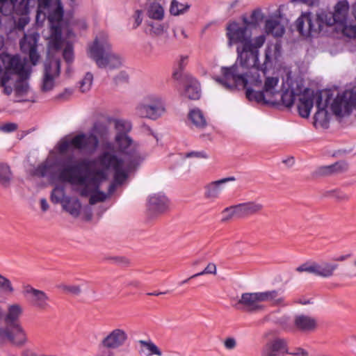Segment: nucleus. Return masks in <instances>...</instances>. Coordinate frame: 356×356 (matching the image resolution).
Listing matches in <instances>:
<instances>
[{"instance_id":"7c9ffc66","label":"nucleus","mask_w":356,"mask_h":356,"mask_svg":"<svg viewBox=\"0 0 356 356\" xmlns=\"http://www.w3.org/2000/svg\"><path fill=\"white\" fill-rule=\"evenodd\" d=\"M185 95L190 99L196 100L200 97V86L199 82L193 77L188 78L185 89Z\"/></svg>"},{"instance_id":"393cba45","label":"nucleus","mask_w":356,"mask_h":356,"mask_svg":"<svg viewBox=\"0 0 356 356\" xmlns=\"http://www.w3.org/2000/svg\"><path fill=\"white\" fill-rule=\"evenodd\" d=\"M261 302H270L275 307H286L289 304L284 296H280L279 290L266 291L259 292Z\"/></svg>"},{"instance_id":"58836bf2","label":"nucleus","mask_w":356,"mask_h":356,"mask_svg":"<svg viewBox=\"0 0 356 356\" xmlns=\"http://www.w3.org/2000/svg\"><path fill=\"white\" fill-rule=\"evenodd\" d=\"M147 15L149 18L161 20L164 17V9L159 3H152L148 8Z\"/></svg>"},{"instance_id":"412c9836","label":"nucleus","mask_w":356,"mask_h":356,"mask_svg":"<svg viewBox=\"0 0 356 356\" xmlns=\"http://www.w3.org/2000/svg\"><path fill=\"white\" fill-rule=\"evenodd\" d=\"M127 332L122 328H115L109 332L102 340L110 347L116 350L123 346L128 340Z\"/></svg>"},{"instance_id":"e433bc0d","label":"nucleus","mask_w":356,"mask_h":356,"mask_svg":"<svg viewBox=\"0 0 356 356\" xmlns=\"http://www.w3.org/2000/svg\"><path fill=\"white\" fill-rule=\"evenodd\" d=\"M13 179L10 167L6 163H0V186L8 188Z\"/></svg>"},{"instance_id":"69168bd1","label":"nucleus","mask_w":356,"mask_h":356,"mask_svg":"<svg viewBox=\"0 0 356 356\" xmlns=\"http://www.w3.org/2000/svg\"><path fill=\"white\" fill-rule=\"evenodd\" d=\"M135 22L134 24V29H136L140 24L142 23L143 17H142V11L137 10L134 13Z\"/></svg>"},{"instance_id":"39448f33","label":"nucleus","mask_w":356,"mask_h":356,"mask_svg":"<svg viewBox=\"0 0 356 356\" xmlns=\"http://www.w3.org/2000/svg\"><path fill=\"white\" fill-rule=\"evenodd\" d=\"M165 111V102L158 95L149 94L143 97L136 107V113L140 118L153 120L159 118Z\"/></svg>"},{"instance_id":"6e6d98bb","label":"nucleus","mask_w":356,"mask_h":356,"mask_svg":"<svg viewBox=\"0 0 356 356\" xmlns=\"http://www.w3.org/2000/svg\"><path fill=\"white\" fill-rule=\"evenodd\" d=\"M80 163V160H76L72 155L66 156L60 159L58 162L60 168H67L72 165Z\"/></svg>"},{"instance_id":"864d4df0","label":"nucleus","mask_w":356,"mask_h":356,"mask_svg":"<svg viewBox=\"0 0 356 356\" xmlns=\"http://www.w3.org/2000/svg\"><path fill=\"white\" fill-rule=\"evenodd\" d=\"M29 90V85L24 81H19L15 86V93L17 97L25 95Z\"/></svg>"},{"instance_id":"5701e85b","label":"nucleus","mask_w":356,"mask_h":356,"mask_svg":"<svg viewBox=\"0 0 356 356\" xmlns=\"http://www.w3.org/2000/svg\"><path fill=\"white\" fill-rule=\"evenodd\" d=\"M235 180L236 178L234 177H228L217 181H211L204 187V197L211 200H215L219 198L222 189V184Z\"/></svg>"},{"instance_id":"680f3d73","label":"nucleus","mask_w":356,"mask_h":356,"mask_svg":"<svg viewBox=\"0 0 356 356\" xmlns=\"http://www.w3.org/2000/svg\"><path fill=\"white\" fill-rule=\"evenodd\" d=\"M17 124L14 122H8L1 127V130L6 133H10L17 129Z\"/></svg>"},{"instance_id":"ddd939ff","label":"nucleus","mask_w":356,"mask_h":356,"mask_svg":"<svg viewBox=\"0 0 356 356\" xmlns=\"http://www.w3.org/2000/svg\"><path fill=\"white\" fill-rule=\"evenodd\" d=\"M22 294L29 305L38 310L44 311L50 307L49 296L43 291L26 285L23 288Z\"/></svg>"},{"instance_id":"4be33fe9","label":"nucleus","mask_w":356,"mask_h":356,"mask_svg":"<svg viewBox=\"0 0 356 356\" xmlns=\"http://www.w3.org/2000/svg\"><path fill=\"white\" fill-rule=\"evenodd\" d=\"M8 326V341L14 345L22 346L26 343V333L20 323Z\"/></svg>"},{"instance_id":"f3484780","label":"nucleus","mask_w":356,"mask_h":356,"mask_svg":"<svg viewBox=\"0 0 356 356\" xmlns=\"http://www.w3.org/2000/svg\"><path fill=\"white\" fill-rule=\"evenodd\" d=\"M351 96V92L345 91L336 97L331 104L332 111L335 115L343 117L350 114L353 106Z\"/></svg>"},{"instance_id":"49530a36","label":"nucleus","mask_w":356,"mask_h":356,"mask_svg":"<svg viewBox=\"0 0 356 356\" xmlns=\"http://www.w3.org/2000/svg\"><path fill=\"white\" fill-rule=\"evenodd\" d=\"M337 29H341L342 33L348 38H356V24H348V22H346V24L341 25Z\"/></svg>"},{"instance_id":"20e7f679","label":"nucleus","mask_w":356,"mask_h":356,"mask_svg":"<svg viewBox=\"0 0 356 356\" xmlns=\"http://www.w3.org/2000/svg\"><path fill=\"white\" fill-rule=\"evenodd\" d=\"M38 13L47 11L51 23L49 49L58 50L63 46L60 22L63 16V7L60 0H38Z\"/></svg>"},{"instance_id":"dca6fc26","label":"nucleus","mask_w":356,"mask_h":356,"mask_svg":"<svg viewBox=\"0 0 356 356\" xmlns=\"http://www.w3.org/2000/svg\"><path fill=\"white\" fill-rule=\"evenodd\" d=\"M39 38L38 33L25 34L19 42L21 51L29 55L33 65H35L40 58L37 51Z\"/></svg>"},{"instance_id":"c85d7f7f","label":"nucleus","mask_w":356,"mask_h":356,"mask_svg":"<svg viewBox=\"0 0 356 356\" xmlns=\"http://www.w3.org/2000/svg\"><path fill=\"white\" fill-rule=\"evenodd\" d=\"M63 209L73 217H78L80 214L81 204L77 198L66 197L62 202Z\"/></svg>"},{"instance_id":"f704fd0d","label":"nucleus","mask_w":356,"mask_h":356,"mask_svg":"<svg viewBox=\"0 0 356 356\" xmlns=\"http://www.w3.org/2000/svg\"><path fill=\"white\" fill-rule=\"evenodd\" d=\"M15 292V288L11 281L0 274V302H5V295L10 296Z\"/></svg>"},{"instance_id":"9d476101","label":"nucleus","mask_w":356,"mask_h":356,"mask_svg":"<svg viewBox=\"0 0 356 356\" xmlns=\"http://www.w3.org/2000/svg\"><path fill=\"white\" fill-rule=\"evenodd\" d=\"M297 31L305 37H316L325 26L323 21L318 17V13L314 17L311 13L302 14L296 21Z\"/></svg>"},{"instance_id":"4468645a","label":"nucleus","mask_w":356,"mask_h":356,"mask_svg":"<svg viewBox=\"0 0 356 356\" xmlns=\"http://www.w3.org/2000/svg\"><path fill=\"white\" fill-rule=\"evenodd\" d=\"M330 90L319 91L316 95L317 111L314 115V124L326 127L329 123L328 112L326 110L332 99Z\"/></svg>"},{"instance_id":"09e8293b","label":"nucleus","mask_w":356,"mask_h":356,"mask_svg":"<svg viewBox=\"0 0 356 356\" xmlns=\"http://www.w3.org/2000/svg\"><path fill=\"white\" fill-rule=\"evenodd\" d=\"M93 81V75L90 72H87L83 79L80 81V90L82 92L90 90Z\"/></svg>"},{"instance_id":"cd10ccee","label":"nucleus","mask_w":356,"mask_h":356,"mask_svg":"<svg viewBox=\"0 0 356 356\" xmlns=\"http://www.w3.org/2000/svg\"><path fill=\"white\" fill-rule=\"evenodd\" d=\"M23 313L22 307L18 304L15 303L10 305L7 309V313L4 317V321L7 325H15L19 323V319Z\"/></svg>"},{"instance_id":"473e14b6","label":"nucleus","mask_w":356,"mask_h":356,"mask_svg":"<svg viewBox=\"0 0 356 356\" xmlns=\"http://www.w3.org/2000/svg\"><path fill=\"white\" fill-rule=\"evenodd\" d=\"M338 266L337 264L327 261L322 262L321 264L316 263V275L322 277H330L334 275Z\"/></svg>"},{"instance_id":"2eb2a0df","label":"nucleus","mask_w":356,"mask_h":356,"mask_svg":"<svg viewBox=\"0 0 356 356\" xmlns=\"http://www.w3.org/2000/svg\"><path fill=\"white\" fill-rule=\"evenodd\" d=\"M169 205L170 201L163 193H158L150 195L147 204L149 216L154 218L164 213L168 210Z\"/></svg>"},{"instance_id":"bf43d9fd","label":"nucleus","mask_w":356,"mask_h":356,"mask_svg":"<svg viewBox=\"0 0 356 356\" xmlns=\"http://www.w3.org/2000/svg\"><path fill=\"white\" fill-rule=\"evenodd\" d=\"M186 158L195 157L198 159H207L208 155L204 151H192L186 154Z\"/></svg>"},{"instance_id":"052dcab7","label":"nucleus","mask_w":356,"mask_h":356,"mask_svg":"<svg viewBox=\"0 0 356 356\" xmlns=\"http://www.w3.org/2000/svg\"><path fill=\"white\" fill-rule=\"evenodd\" d=\"M60 287L65 291L76 295L79 294L81 292L80 287L76 285H61Z\"/></svg>"},{"instance_id":"37998d69","label":"nucleus","mask_w":356,"mask_h":356,"mask_svg":"<svg viewBox=\"0 0 356 356\" xmlns=\"http://www.w3.org/2000/svg\"><path fill=\"white\" fill-rule=\"evenodd\" d=\"M65 197L63 187L56 186L51 191L50 199L54 204L60 203L62 204V202Z\"/></svg>"},{"instance_id":"de8ad7c7","label":"nucleus","mask_w":356,"mask_h":356,"mask_svg":"<svg viewBox=\"0 0 356 356\" xmlns=\"http://www.w3.org/2000/svg\"><path fill=\"white\" fill-rule=\"evenodd\" d=\"M51 170V165L48 162H44L39 165L34 170V175L39 177L47 176Z\"/></svg>"},{"instance_id":"a211bd4d","label":"nucleus","mask_w":356,"mask_h":356,"mask_svg":"<svg viewBox=\"0 0 356 356\" xmlns=\"http://www.w3.org/2000/svg\"><path fill=\"white\" fill-rule=\"evenodd\" d=\"M319 91L314 92L309 88L304 90V92L299 98V103L298 104V113L301 117L307 118L309 116L314 106V101H316V95Z\"/></svg>"},{"instance_id":"423d86ee","label":"nucleus","mask_w":356,"mask_h":356,"mask_svg":"<svg viewBox=\"0 0 356 356\" xmlns=\"http://www.w3.org/2000/svg\"><path fill=\"white\" fill-rule=\"evenodd\" d=\"M87 153H94L98 146L99 140L93 134L81 133L76 135L70 140H62L58 145L60 154L65 152L70 147Z\"/></svg>"},{"instance_id":"9b49d317","label":"nucleus","mask_w":356,"mask_h":356,"mask_svg":"<svg viewBox=\"0 0 356 356\" xmlns=\"http://www.w3.org/2000/svg\"><path fill=\"white\" fill-rule=\"evenodd\" d=\"M62 47L58 50L49 49L48 44V57L44 63V72L42 79V90L48 92L54 87V80L58 77L60 72V60L57 58H51V54L60 51Z\"/></svg>"},{"instance_id":"6ab92c4d","label":"nucleus","mask_w":356,"mask_h":356,"mask_svg":"<svg viewBox=\"0 0 356 356\" xmlns=\"http://www.w3.org/2000/svg\"><path fill=\"white\" fill-rule=\"evenodd\" d=\"M261 300L259 292L244 293L241 295L238 304L243 306V308L250 312L264 311L265 306L261 304Z\"/></svg>"},{"instance_id":"aec40b11","label":"nucleus","mask_w":356,"mask_h":356,"mask_svg":"<svg viewBox=\"0 0 356 356\" xmlns=\"http://www.w3.org/2000/svg\"><path fill=\"white\" fill-rule=\"evenodd\" d=\"M316 319L311 316L300 314L294 316L293 327L296 331L302 333H310L317 327Z\"/></svg>"},{"instance_id":"c9c22d12","label":"nucleus","mask_w":356,"mask_h":356,"mask_svg":"<svg viewBox=\"0 0 356 356\" xmlns=\"http://www.w3.org/2000/svg\"><path fill=\"white\" fill-rule=\"evenodd\" d=\"M188 119L197 128L199 129H203L207 124V120L202 111L197 108L190 111L188 113Z\"/></svg>"},{"instance_id":"8fccbe9b","label":"nucleus","mask_w":356,"mask_h":356,"mask_svg":"<svg viewBox=\"0 0 356 356\" xmlns=\"http://www.w3.org/2000/svg\"><path fill=\"white\" fill-rule=\"evenodd\" d=\"M139 343L149 350L148 355H156L161 356L162 355L159 348L151 341L140 340Z\"/></svg>"},{"instance_id":"a18cd8bd","label":"nucleus","mask_w":356,"mask_h":356,"mask_svg":"<svg viewBox=\"0 0 356 356\" xmlns=\"http://www.w3.org/2000/svg\"><path fill=\"white\" fill-rule=\"evenodd\" d=\"M188 8V5L181 3L177 0H172L170 5V12L173 15H179L184 13Z\"/></svg>"},{"instance_id":"4c0bfd02","label":"nucleus","mask_w":356,"mask_h":356,"mask_svg":"<svg viewBox=\"0 0 356 356\" xmlns=\"http://www.w3.org/2000/svg\"><path fill=\"white\" fill-rule=\"evenodd\" d=\"M279 83L277 77H266L264 81V91L270 99L277 94L275 88Z\"/></svg>"},{"instance_id":"c756f323","label":"nucleus","mask_w":356,"mask_h":356,"mask_svg":"<svg viewBox=\"0 0 356 356\" xmlns=\"http://www.w3.org/2000/svg\"><path fill=\"white\" fill-rule=\"evenodd\" d=\"M24 0H0V13L5 16L12 15L14 8L21 10L24 8Z\"/></svg>"},{"instance_id":"f8f14e48","label":"nucleus","mask_w":356,"mask_h":356,"mask_svg":"<svg viewBox=\"0 0 356 356\" xmlns=\"http://www.w3.org/2000/svg\"><path fill=\"white\" fill-rule=\"evenodd\" d=\"M91 163V161L82 159L79 163L60 168L58 172V178L63 181L70 184H86L88 178L86 175H81V172L83 169H88Z\"/></svg>"},{"instance_id":"13d9d810","label":"nucleus","mask_w":356,"mask_h":356,"mask_svg":"<svg viewBox=\"0 0 356 356\" xmlns=\"http://www.w3.org/2000/svg\"><path fill=\"white\" fill-rule=\"evenodd\" d=\"M106 199V195L104 192L96 191L90 195L89 203L95 204L97 202H104Z\"/></svg>"},{"instance_id":"79ce46f5","label":"nucleus","mask_w":356,"mask_h":356,"mask_svg":"<svg viewBox=\"0 0 356 356\" xmlns=\"http://www.w3.org/2000/svg\"><path fill=\"white\" fill-rule=\"evenodd\" d=\"M114 123L117 134H120L121 133H125L127 134L131 129V124L129 121L116 119L114 120Z\"/></svg>"},{"instance_id":"bb28decb","label":"nucleus","mask_w":356,"mask_h":356,"mask_svg":"<svg viewBox=\"0 0 356 356\" xmlns=\"http://www.w3.org/2000/svg\"><path fill=\"white\" fill-rule=\"evenodd\" d=\"M347 170V163L343 161H340L332 165L319 167L318 168L317 173L320 175L326 176L343 172Z\"/></svg>"},{"instance_id":"6e6552de","label":"nucleus","mask_w":356,"mask_h":356,"mask_svg":"<svg viewBox=\"0 0 356 356\" xmlns=\"http://www.w3.org/2000/svg\"><path fill=\"white\" fill-rule=\"evenodd\" d=\"M270 59L269 55L268 54H266V59H265V62L264 63V65H260L259 64V68H255V67H250L249 69L247 70V72L249 74H251V72L254 73L255 72H257V74L259 75V77L261 80V83L259 84H253V83H251L250 82H248L245 86H237L234 88H228L225 86H223L225 89L227 90H236V88H239V87H241L243 88H245L246 89V92H245V95H246V97L250 100V101H254L257 103H263L264 104H273L275 103V100L273 99H270L268 96L266 95V94L265 93V92L263 90H261V91H255L254 90H252V88H248V85H250V86H257V87H259L261 86V83H262V80L260 77V75L259 74V71H261L263 72L264 73H266V64L268 61H269Z\"/></svg>"},{"instance_id":"72a5a7b5","label":"nucleus","mask_w":356,"mask_h":356,"mask_svg":"<svg viewBox=\"0 0 356 356\" xmlns=\"http://www.w3.org/2000/svg\"><path fill=\"white\" fill-rule=\"evenodd\" d=\"M288 353L287 342L284 339L274 340L271 345V353L263 352L262 356H277Z\"/></svg>"},{"instance_id":"4d7b16f0","label":"nucleus","mask_w":356,"mask_h":356,"mask_svg":"<svg viewBox=\"0 0 356 356\" xmlns=\"http://www.w3.org/2000/svg\"><path fill=\"white\" fill-rule=\"evenodd\" d=\"M205 274H216V266L213 263H210L207 265V266L201 272L197 273L196 274L191 276V278H195Z\"/></svg>"},{"instance_id":"c03bdc74","label":"nucleus","mask_w":356,"mask_h":356,"mask_svg":"<svg viewBox=\"0 0 356 356\" xmlns=\"http://www.w3.org/2000/svg\"><path fill=\"white\" fill-rule=\"evenodd\" d=\"M296 99V94L293 90H286L281 95V100L282 104L286 107H291L293 106Z\"/></svg>"},{"instance_id":"2f4dec72","label":"nucleus","mask_w":356,"mask_h":356,"mask_svg":"<svg viewBox=\"0 0 356 356\" xmlns=\"http://www.w3.org/2000/svg\"><path fill=\"white\" fill-rule=\"evenodd\" d=\"M265 29L268 34H271L275 38L282 37L285 32V29L280 22L274 19L266 20Z\"/></svg>"},{"instance_id":"3c124183","label":"nucleus","mask_w":356,"mask_h":356,"mask_svg":"<svg viewBox=\"0 0 356 356\" xmlns=\"http://www.w3.org/2000/svg\"><path fill=\"white\" fill-rule=\"evenodd\" d=\"M237 208L236 205L230 206L228 207L225 208L222 211V214L223 215V217L222 218V222H226L229 220L234 217L238 218V213H237Z\"/></svg>"},{"instance_id":"0e129e2a","label":"nucleus","mask_w":356,"mask_h":356,"mask_svg":"<svg viewBox=\"0 0 356 356\" xmlns=\"http://www.w3.org/2000/svg\"><path fill=\"white\" fill-rule=\"evenodd\" d=\"M224 346L228 350L234 349L236 346V339L233 337L227 338L224 341Z\"/></svg>"},{"instance_id":"1a4fd4ad","label":"nucleus","mask_w":356,"mask_h":356,"mask_svg":"<svg viewBox=\"0 0 356 356\" xmlns=\"http://www.w3.org/2000/svg\"><path fill=\"white\" fill-rule=\"evenodd\" d=\"M349 5L347 1H340L334 6V11L321 10L318 12V17L323 21L325 26L337 25V28L347 22Z\"/></svg>"},{"instance_id":"a19ab883","label":"nucleus","mask_w":356,"mask_h":356,"mask_svg":"<svg viewBox=\"0 0 356 356\" xmlns=\"http://www.w3.org/2000/svg\"><path fill=\"white\" fill-rule=\"evenodd\" d=\"M114 350L115 349L101 340L98 344L95 356H115Z\"/></svg>"},{"instance_id":"5fc2aeb1","label":"nucleus","mask_w":356,"mask_h":356,"mask_svg":"<svg viewBox=\"0 0 356 356\" xmlns=\"http://www.w3.org/2000/svg\"><path fill=\"white\" fill-rule=\"evenodd\" d=\"M63 56L66 63H70L74 60L73 47L72 44L67 43L63 49Z\"/></svg>"},{"instance_id":"774afa93","label":"nucleus","mask_w":356,"mask_h":356,"mask_svg":"<svg viewBox=\"0 0 356 356\" xmlns=\"http://www.w3.org/2000/svg\"><path fill=\"white\" fill-rule=\"evenodd\" d=\"M164 31L163 26L161 24L152 26L151 32L155 35H160Z\"/></svg>"},{"instance_id":"a878e982","label":"nucleus","mask_w":356,"mask_h":356,"mask_svg":"<svg viewBox=\"0 0 356 356\" xmlns=\"http://www.w3.org/2000/svg\"><path fill=\"white\" fill-rule=\"evenodd\" d=\"M92 163L97 165L95 163V159ZM98 166L101 168L100 170L86 175L88 178L86 184L92 186L95 191L99 188L101 182L106 179L105 171H112V170H106L99 165Z\"/></svg>"},{"instance_id":"7ed1b4c3","label":"nucleus","mask_w":356,"mask_h":356,"mask_svg":"<svg viewBox=\"0 0 356 356\" xmlns=\"http://www.w3.org/2000/svg\"><path fill=\"white\" fill-rule=\"evenodd\" d=\"M88 53L100 68L115 69L121 65L120 58L112 51L108 35L104 31L97 35Z\"/></svg>"},{"instance_id":"338daca9","label":"nucleus","mask_w":356,"mask_h":356,"mask_svg":"<svg viewBox=\"0 0 356 356\" xmlns=\"http://www.w3.org/2000/svg\"><path fill=\"white\" fill-rule=\"evenodd\" d=\"M129 76L127 74L124 72H121L115 78V82L118 84L122 82H127L128 81Z\"/></svg>"},{"instance_id":"e2e57ef3","label":"nucleus","mask_w":356,"mask_h":356,"mask_svg":"<svg viewBox=\"0 0 356 356\" xmlns=\"http://www.w3.org/2000/svg\"><path fill=\"white\" fill-rule=\"evenodd\" d=\"M20 356H57L53 354H44V353H38L34 350L31 349H25L24 350Z\"/></svg>"},{"instance_id":"0eeeda50","label":"nucleus","mask_w":356,"mask_h":356,"mask_svg":"<svg viewBox=\"0 0 356 356\" xmlns=\"http://www.w3.org/2000/svg\"><path fill=\"white\" fill-rule=\"evenodd\" d=\"M0 60L6 70L3 80L9 81L13 75L22 79L28 78L29 74L25 67V61L22 60L19 55L3 52L0 54Z\"/></svg>"},{"instance_id":"b1692460","label":"nucleus","mask_w":356,"mask_h":356,"mask_svg":"<svg viewBox=\"0 0 356 356\" xmlns=\"http://www.w3.org/2000/svg\"><path fill=\"white\" fill-rule=\"evenodd\" d=\"M238 218H243L261 212L264 206L256 201L246 202L236 204Z\"/></svg>"},{"instance_id":"f257e3e1","label":"nucleus","mask_w":356,"mask_h":356,"mask_svg":"<svg viewBox=\"0 0 356 356\" xmlns=\"http://www.w3.org/2000/svg\"><path fill=\"white\" fill-rule=\"evenodd\" d=\"M244 24L232 22L227 26L226 35L228 45L232 47L238 44L236 47L237 58L230 67H222L220 76L214 77V80L222 86L228 88L237 86H245L250 82L253 84L261 83L257 72L249 74L247 70L250 67L259 68V50L266 41L264 35L252 38V33L248 31L250 22L243 19Z\"/></svg>"},{"instance_id":"ea45409f","label":"nucleus","mask_w":356,"mask_h":356,"mask_svg":"<svg viewBox=\"0 0 356 356\" xmlns=\"http://www.w3.org/2000/svg\"><path fill=\"white\" fill-rule=\"evenodd\" d=\"M96 137L99 136L101 138H106L108 136V127L101 122H95L92 129V133ZM98 139V138H97Z\"/></svg>"},{"instance_id":"f03ea898","label":"nucleus","mask_w":356,"mask_h":356,"mask_svg":"<svg viewBox=\"0 0 356 356\" xmlns=\"http://www.w3.org/2000/svg\"><path fill=\"white\" fill-rule=\"evenodd\" d=\"M115 143L118 150L124 156V159L120 157L111 143L106 145L95 159V163L106 170H112L113 179L117 184H122L128 177L129 173L135 170L142 162L137 144L125 133L116 134Z\"/></svg>"},{"instance_id":"603ef678","label":"nucleus","mask_w":356,"mask_h":356,"mask_svg":"<svg viewBox=\"0 0 356 356\" xmlns=\"http://www.w3.org/2000/svg\"><path fill=\"white\" fill-rule=\"evenodd\" d=\"M316 262H305L296 268L298 273L307 272L316 275Z\"/></svg>"}]
</instances>
